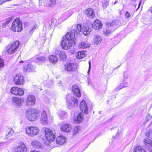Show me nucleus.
I'll list each match as a JSON object with an SVG mask.
<instances>
[{"instance_id":"obj_34","label":"nucleus","mask_w":152,"mask_h":152,"mask_svg":"<svg viewBox=\"0 0 152 152\" xmlns=\"http://www.w3.org/2000/svg\"><path fill=\"white\" fill-rule=\"evenodd\" d=\"M59 56L61 59L64 60L66 58V55L64 52H60Z\"/></svg>"},{"instance_id":"obj_17","label":"nucleus","mask_w":152,"mask_h":152,"mask_svg":"<svg viewBox=\"0 0 152 152\" xmlns=\"http://www.w3.org/2000/svg\"><path fill=\"white\" fill-rule=\"evenodd\" d=\"M56 141L57 144L62 145L66 141V137L62 135L59 136L57 137Z\"/></svg>"},{"instance_id":"obj_45","label":"nucleus","mask_w":152,"mask_h":152,"mask_svg":"<svg viewBox=\"0 0 152 152\" xmlns=\"http://www.w3.org/2000/svg\"><path fill=\"white\" fill-rule=\"evenodd\" d=\"M125 16L126 18H128L130 16V14L128 12H126L125 14Z\"/></svg>"},{"instance_id":"obj_39","label":"nucleus","mask_w":152,"mask_h":152,"mask_svg":"<svg viewBox=\"0 0 152 152\" xmlns=\"http://www.w3.org/2000/svg\"><path fill=\"white\" fill-rule=\"evenodd\" d=\"M56 3V0H50V2L49 4L51 7H53L54 6Z\"/></svg>"},{"instance_id":"obj_9","label":"nucleus","mask_w":152,"mask_h":152,"mask_svg":"<svg viewBox=\"0 0 152 152\" xmlns=\"http://www.w3.org/2000/svg\"><path fill=\"white\" fill-rule=\"evenodd\" d=\"M14 83L16 85H20L24 83L23 77L21 75L18 74L14 76Z\"/></svg>"},{"instance_id":"obj_19","label":"nucleus","mask_w":152,"mask_h":152,"mask_svg":"<svg viewBox=\"0 0 152 152\" xmlns=\"http://www.w3.org/2000/svg\"><path fill=\"white\" fill-rule=\"evenodd\" d=\"M144 142L146 145L149 147V150L152 152V140L148 138H146L144 139Z\"/></svg>"},{"instance_id":"obj_14","label":"nucleus","mask_w":152,"mask_h":152,"mask_svg":"<svg viewBox=\"0 0 152 152\" xmlns=\"http://www.w3.org/2000/svg\"><path fill=\"white\" fill-rule=\"evenodd\" d=\"M76 65L73 63H69L65 64L64 69L68 71H73L76 70Z\"/></svg>"},{"instance_id":"obj_13","label":"nucleus","mask_w":152,"mask_h":152,"mask_svg":"<svg viewBox=\"0 0 152 152\" xmlns=\"http://www.w3.org/2000/svg\"><path fill=\"white\" fill-rule=\"evenodd\" d=\"M80 110L83 113L86 114L88 113L87 105L84 100H82L80 103Z\"/></svg>"},{"instance_id":"obj_18","label":"nucleus","mask_w":152,"mask_h":152,"mask_svg":"<svg viewBox=\"0 0 152 152\" xmlns=\"http://www.w3.org/2000/svg\"><path fill=\"white\" fill-rule=\"evenodd\" d=\"M12 101L18 105L21 104L24 100V99L23 98H17L13 97L12 98Z\"/></svg>"},{"instance_id":"obj_21","label":"nucleus","mask_w":152,"mask_h":152,"mask_svg":"<svg viewBox=\"0 0 152 152\" xmlns=\"http://www.w3.org/2000/svg\"><path fill=\"white\" fill-rule=\"evenodd\" d=\"M83 113H80L78 114L77 117H75L74 118V121L76 123H79L83 120Z\"/></svg>"},{"instance_id":"obj_56","label":"nucleus","mask_w":152,"mask_h":152,"mask_svg":"<svg viewBox=\"0 0 152 152\" xmlns=\"http://www.w3.org/2000/svg\"><path fill=\"white\" fill-rule=\"evenodd\" d=\"M23 61H20V63H23Z\"/></svg>"},{"instance_id":"obj_42","label":"nucleus","mask_w":152,"mask_h":152,"mask_svg":"<svg viewBox=\"0 0 152 152\" xmlns=\"http://www.w3.org/2000/svg\"><path fill=\"white\" fill-rule=\"evenodd\" d=\"M125 87V86H124V83H121L120 84V85L119 86V87H118L116 89L117 91H119L120 89H121L123 87Z\"/></svg>"},{"instance_id":"obj_5","label":"nucleus","mask_w":152,"mask_h":152,"mask_svg":"<svg viewBox=\"0 0 152 152\" xmlns=\"http://www.w3.org/2000/svg\"><path fill=\"white\" fill-rule=\"evenodd\" d=\"M23 29L22 23L18 18H17L12 23L11 29L14 32H20Z\"/></svg>"},{"instance_id":"obj_58","label":"nucleus","mask_w":152,"mask_h":152,"mask_svg":"<svg viewBox=\"0 0 152 152\" xmlns=\"http://www.w3.org/2000/svg\"><path fill=\"white\" fill-rule=\"evenodd\" d=\"M139 8L138 7V8L137 9V10H138Z\"/></svg>"},{"instance_id":"obj_29","label":"nucleus","mask_w":152,"mask_h":152,"mask_svg":"<svg viewBox=\"0 0 152 152\" xmlns=\"http://www.w3.org/2000/svg\"><path fill=\"white\" fill-rule=\"evenodd\" d=\"M134 152H145V150L143 148L140 146H137L134 149Z\"/></svg>"},{"instance_id":"obj_12","label":"nucleus","mask_w":152,"mask_h":152,"mask_svg":"<svg viewBox=\"0 0 152 152\" xmlns=\"http://www.w3.org/2000/svg\"><path fill=\"white\" fill-rule=\"evenodd\" d=\"M40 114V121L43 124H47L48 123V118L46 112L45 111H43Z\"/></svg>"},{"instance_id":"obj_16","label":"nucleus","mask_w":152,"mask_h":152,"mask_svg":"<svg viewBox=\"0 0 152 152\" xmlns=\"http://www.w3.org/2000/svg\"><path fill=\"white\" fill-rule=\"evenodd\" d=\"M72 90L73 94L77 97H80L81 93L78 87L76 85H74L72 87Z\"/></svg>"},{"instance_id":"obj_8","label":"nucleus","mask_w":152,"mask_h":152,"mask_svg":"<svg viewBox=\"0 0 152 152\" xmlns=\"http://www.w3.org/2000/svg\"><path fill=\"white\" fill-rule=\"evenodd\" d=\"M10 91L12 94L20 96L24 94V91L23 89L16 87L12 88Z\"/></svg>"},{"instance_id":"obj_47","label":"nucleus","mask_w":152,"mask_h":152,"mask_svg":"<svg viewBox=\"0 0 152 152\" xmlns=\"http://www.w3.org/2000/svg\"><path fill=\"white\" fill-rule=\"evenodd\" d=\"M4 2H6L5 0H0V5H2Z\"/></svg>"},{"instance_id":"obj_41","label":"nucleus","mask_w":152,"mask_h":152,"mask_svg":"<svg viewBox=\"0 0 152 152\" xmlns=\"http://www.w3.org/2000/svg\"><path fill=\"white\" fill-rule=\"evenodd\" d=\"M103 33L104 34H105L107 35H108L111 33V31L108 30H105L103 31Z\"/></svg>"},{"instance_id":"obj_31","label":"nucleus","mask_w":152,"mask_h":152,"mask_svg":"<svg viewBox=\"0 0 152 152\" xmlns=\"http://www.w3.org/2000/svg\"><path fill=\"white\" fill-rule=\"evenodd\" d=\"M90 46L89 44H87L85 42H82L79 44V48H85L87 47H90Z\"/></svg>"},{"instance_id":"obj_15","label":"nucleus","mask_w":152,"mask_h":152,"mask_svg":"<svg viewBox=\"0 0 152 152\" xmlns=\"http://www.w3.org/2000/svg\"><path fill=\"white\" fill-rule=\"evenodd\" d=\"M92 26L93 28L95 29L98 30L102 28V24L99 20L96 19Z\"/></svg>"},{"instance_id":"obj_52","label":"nucleus","mask_w":152,"mask_h":152,"mask_svg":"<svg viewBox=\"0 0 152 152\" xmlns=\"http://www.w3.org/2000/svg\"><path fill=\"white\" fill-rule=\"evenodd\" d=\"M30 152H39L38 151H31Z\"/></svg>"},{"instance_id":"obj_36","label":"nucleus","mask_w":152,"mask_h":152,"mask_svg":"<svg viewBox=\"0 0 152 152\" xmlns=\"http://www.w3.org/2000/svg\"><path fill=\"white\" fill-rule=\"evenodd\" d=\"M37 60L39 61H44L46 59V57L44 56H39L37 58Z\"/></svg>"},{"instance_id":"obj_30","label":"nucleus","mask_w":152,"mask_h":152,"mask_svg":"<svg viewBox=\"0 0 152 152\" xmlns=\"http://www.w3.org/2000/svg\"><path fill=\"white\" fill-rule=\"evenodd\" d=\"M83 33L84 35H86L89 34L91 31V28H89L88 27H84L83 28Z\"/></svg>"},{"instance_id":"obj_50","label":"nucleus","mask_w":152,"mask_h":152,"mask_svg":"<svg viewBox=\"0 0 152 152\" xmlns=\"http://www.w3.org/2000/svg\"><path fill=\"white\" fill-rule=\"evenodd\" d=\"M118 3V1L117 0H115V1L114 3H113L114 4H117Z\"/></svg>"},{"instance_id":"obj_23","label":"nucleus","mask_w":152,"mask_h":152,"mask_svg":"<svg viewBox=\"0 0 152 152\" xmlns=\"http://www.w3.org/2000/svg\"><path fill=\"white\" fill-rule=\"evenodd\" d=\"M31 146L37 149L40 148L42 146L41 143L39 141L36 140H34L32 142Z\"/></svg>"},{"instance_id":"obj_28","label":"nucleus","mask_w":152,"mask_h":152,"mask_svg":"<svg viewBox=\"0 0 152 152\" xmlns=\"http://www.w3.org/2000/svg\"><path fill=\"white\" fill-rule=\"evenodd\" d=\"M49 61L52 63H56L58 61L57 57L54 55H51L49 57Z\"/></svg>"},{"instance_id":"obj_4","label":"nucleus","mask_w":152,"mask_h":152,"mask_svg":"<svg viewBox=\"0 0 152 152\" xmlns=\"http://www.w3.org/2000/svg\"><path fill=\"white\" fill-rule=\"evenodd\" d=\"M66 104L69 108L71 109L78 105V101L77 98L72 96L70 95H67L66 96Z\"/></svg>"},{"instance_id":"obj_2","label":"nucleus","mask_w":152,"mask_h":152,"mask_svg":"<svg viewBox=\"0 0 152 152\" xmlns=\"http://www.w3.org/2000/svg\"><path fill=\"white\" fill-rule=\"evenodd\" d=\"M39 110L35 108H29L26 112V116L28 120L30 121H34L39 116Z\"/></svg>"},{"instance_id":"obj_49","label":"nucleus","mask_w":152,"mask_h":152,"mask_svg":"<svg viewBox=\"0 0 152 152\" xmlns=\"http://www.w3.org/2000/svg\"><path fill=\"white\" fill-rule=\"evenodd\" d=\"M150 121H151V124H152V116L150 115V118H149Z\"/></svg>"},{"instance_id":"obj_44","label":"nucleus","mask_w":152,"mask_h":152,"mask_svg":"<svg viewBox=\"0 0 152 152\" xmlns=\"http://www.w3.org/2000/svg\"><path fill=\"white\" fill-rule=\"evenodd\" d=\"M150 118V115H147L146 118H145V121L146 122H148L150 121L149 118Z\"/></svg>"},{"instance_id":"obj_43","label":"nucleus","mask_w":152,"mask_h":152,"mask_svg":"<svg viewBox=\"0 0 152 152\" xmlns=\"http://www.w3.org/2000/svg\"><path fill=\"white\" fill-rule=\"evenodd\" d=\"M4 65L3 60L0 58V68L2 67Z\"/></svg>"},{"instance_id":"obj_35","label":"nucleus","mask_w":152,"mask_h":152,"mask_svg":"<svg viewBox=\"0 0 152 152\" xmlns=\"http://www.w3.org/2000/svg\"><path fill=\"white\" fill-rule=\"evenodd\" d=\"M73 133L76 134L79 132L80 130V126L75 127L73 128Z\"/></svg>"},{"instance_id":"obj_6","label":"nucleus","mask_w":152,"mask_h":152,"mask_svg":"<svg viewBox=\"0 0 152 152\" xmlns=\"http://www.w3.org/2000/svg\"><path fill=\"white\" fill-rule=\"evenodd\" d=\"M25 130L26 133L30 137H33L37 135L39 132L38 127L32 126L26 127Z\"/></svg>"},{"instance_id":"obj_51","label":"nucleus","mask_w":152,"mask_h":152,"mask_svg":"<svg viewBox=\"0 0 152 152\" xmlns=\"http://www.w3.org/2000/svg\"><path fill=\"white\" fill-rule=\"evenodd\" d=\"M150 11L151 12H152V7H151V8H150Z\"/></svg>"},{"instance_id":"obj_22","label":"nucleus","mask_w":152,"mask_h":152,"mask_svg":"<svg viewBox=\"0 0 152 152\" xmlns=\"http://www.w3.org/2000/svg\"><path fill=\"white\" fill-rule=\"evenodd\" d=\"M36 67L34 66L31 64H29L26 66L24 69L25 70H26L28 72H31L34 71L35 70Z\"/></svg>"},{"instance_id":"obj_25","label":"nucleus","mask_w":152,"mask_h":152,"mask_svg":"<svg viewBox=\"0 0 152 152\" xmlns=\"http://www.w3.org/2000/svg\"><path fill=\"white\" fill-rule=\"evenodd\" d=\"M102 39L100 36L98 35H94L93 38L94 43L95 44H99L101 42Z\"/></svg>"},{"instance_id":"obj_48","label":"nucleus","mask_w":152,"mask_h":152,"mask_svg":"<svg viewBox=\"0 0 152 152\" xmlns=\"http://www.w3.org/2000/svg\"><path fill=\"white\" fill-rule=\"evenodd\" d=\"M37 26V25H36V24H35L34 25V26H33V28H32V30H34V28H36V27Z\"/></svg>"},{"instance_id":"obj_40","label":"nucleus","mask_w":152,"mask_h":152,"mask_svg":"<svg viewBox=\"0 0 152 152\" xmlns=\"http://www.w3.org/2000/svg\"><path fill=\"white\" fill-rule=\"evenodd\" d=\"M14 133V131L12 129L10 130L8 134L7 135V138H8L12 136Z\"/></svg>"},{"instance_id":"obj_32","label":"nucleus","mask_w":152,"mask_h":152,"mask_svg":"<svg viewBox=\"0 0 152 152\" xmlns=\"http://www.w3.org/2000/svg\"><path fill=\"white\" fill-rule=\"evenodd\" d=\"M12 20V17H10L6 19V21L5 23L2 24V27L3 28L6 27L10 22Z\"/></svg>"},{"instance_id":"obj_3","label":"nucleus","mask_w":152,"mask_h":152,"mask_svg":"<svg viewBox=\"0 0 152 152\" xmlns=\"http://www.w3.org/2000/svg\"><path fill=\"white\" fill-rule=\"evenodd\" d=\"M42 131L44 132L45 139L48 142L47 143L45 142V144L49 145V143L53 141L55 138V130L52 129L47 128H44L42 129Z\"/></svg>"},{"instance_id":"obj_11","label":"nucleus","mask_w":152,"mask_h":152,"mask_svg":"<svg viewBox=\"0 0 152 152\" xmlns=\"http://www.w3.org/2000/svg\"><path fill=\"white\" fill-rule=\"evenodd\" d=\"M35 98L32 95H28L26 98V102L27 106H32L35 103Z\"/></svg>"},{"instance_id":"obj_53","label":"nucleus","mask_w":152,"mask_h":152,"mask_svg":"<svg viewBox=\"0 0 152 152\" xmlns=\"http://www.w3.org/2000/svg\"><path fill=\"white\" fill-rule=\"evenodd\" d=\"M72 15V14H69V15H68V16L67 17V18H68L70 16H71V15Z\"/></svg>"},{"instance_id":"obj_10","label":"nucleus","mask_w":152,"mask_h":152,"mask_svg":"<svg viewBox=\"0 0 152 152\" xmlns=\"http://www.w3.org/2000/svg\"><path fill=\"white\" fill-rule=\"evenodd\" d=\"M27 148L22 142L19 143L18 146L14 148V152H26Z\"/></svg>"},{"instance_id":"obj_7","label":"nucleus","mask_w":152,"mask_h":152,"mask_svg":"<svg viewBox=\"0 0 152 152\" xmlns=\"http://www.w3.org/2000/svg\"><path fill=\"white\" fill-rule=\"evenodd\" d=\"M19 42L16 41L14 42L10 46L8 47L7 52L9 54H12L15 53L18 48Z\"/></svg>"},{"instance_id":"obj_24","label":"nucleus","mask_w":152,"mask_h":152,"mask_svg":"<svg viewBox=\"0 0 152 152\" xmlns=\"http://www.w3.org/2000/svg\"><path fill=\"white\" fill-rule=\"evenodd\" d=\"M86 14L88 16L91 18H93L94 16V12L91 8H89L86 10Z\"/></svg>"},{"instance_id":"obj_33","label":"nucleus","mask_w":152,"mask_h":152,"mask_svg":"<svg viewBox=\"0 0 152 152\" xmlns=\"http://www.w3.org/2000/svg\"><path fill=\"white\" fill-rule=\"evenodd\" d=\"M58 114L60 117L62 118H65L67 116L66 113L64 111H59Z\"/></svg>"},{"instance_id":"obj_38","label":"nucleus","mask_w":152,"mask_h":152,"mask_svg":"<svg viewBox=\"0 0 152 152\" xmlns=\"http://www.w3.org/2000/svg\"><path fill=\"white\" fill-rule=\"evenodd\" d=\"M146 136L152 138V129L150 130L148 132L146 133Z\"/></svg>"},{"instance_id":"obj_54","label":"nucleus","mask_w":152,"mask_h":152,"mask_svg":"<svg viewBox=\"0 0 152 152\" xmlns=\"http://www.w3.org/2000/svg\"><path fill=\"white\" fill-rule=\"evenodd\" d=\"M68 13H65L64 14V15H67V14H68Z\"/></svg>"},{"instance_id":"obj_26","label":"nucleus","mask_w":152,"mask_h":152,"mask_svg":"<svg viewBox=\"0 0 152 152\" xmlns=\"http://www.w3.org/2000/svg\"><path fill=\"white\" fill-rule=\"evenodd\" d=\"M86 51H81L78 52L77 54L76 57L77 59H80L84 57L86 55Z\"/></svg>"},{"instance_id":"obj_57","label":"nucleus","mask_w":152,"mask_h":152,"mask_svg":"<svg viewBox=\"0 0 152 152\" xmlns=\"http://www.w3.org/2000/svg\"><path fill=\"white\" fill-rule=\"evenodd\" d=\"M139 8L138 7V8L137 9V10H138Z\"/></svg>"},{"instance_id":"obj_20","label":"nucleus","mask_w":152,"mask_h":152,"mask_svg":"<svg viewBox=\"0 0 152 152\" xmlns=\"http://www.w3.org/2000/svg\"><path fill=\"white\" fill-rule=\"evenodd\" d=\"M71 129L72 127L69 124H64L62 125L61 127V130L63 132H69Z\"/></svg>"},{"instance_id":"obj_37","label":"nucleus","mask_w":152,"mask_h":152,"mask_svg":"<svg viewBox=\"0 0 152 152\" xmlns=\"http://www.w3.org/2000/svg\"><path fill=\"white\" fill-rule=\"evenodd\" d=\"M109 0H106L103 2L102 6L104 8H105L107 7L109 4Z\"/></svg>"},{"instance_id":"obj_27","label":"nucleus","mask_w":152,"mask_h":152,"mask_svg":"<svg viewBox=\"0 0 152 152\" xmlns=\"http://www.w3.org/2000/svg\"><path fill=\"white\" fill-rule=\"evenodd\" d=\"M120 23L118 20H115L110 23V27H113L114 28L116 29L120 26Z\"/></svg>"},{"instance_id":"obj_46","label":"nucleus","mask_w":152,"mask_h":152,"mask_svg":"<svg viewBox=\"0 0 152 152\" xmlns=\"http://www.w3.org/2000/svg\"><path fill=\"white\" fill-rule=\"evenodd\" d=\"M88 63H89V68H88V74H89V72H90V69H91V62L90 61H89Z\"/></svg>"},{"instance_id":"obj_55","label":"nucleus","mask_w":152,"mask_h":152,"mask_svg":"<svg viewBox=\"0 0 152 152\" xmlns=\"http://www.w3.org/2000/svg\"><path fill=\"white\" fill-rule=\"evenodd\" d=\"M140 3L139 4L138 8L139 7H140Z\"/></svg>"},{"instance_id":"obj_1","label":"nucleus","mask_w":152,"mask_h":152,"mask_svg":"<svg viewBox=\"0 0 152 152\" xmlns=\"http://www.w3.org/2000/svg\"><path fill=\"white\" fill-rule=\"evenodd\" d=\"M81 25L80 24L74 26L69 32H68L64 37V38L61 42V46L63 49L67 50L72 46L73 44H75V34H77L81 31Z\"/></svg>"}]
</instances>
